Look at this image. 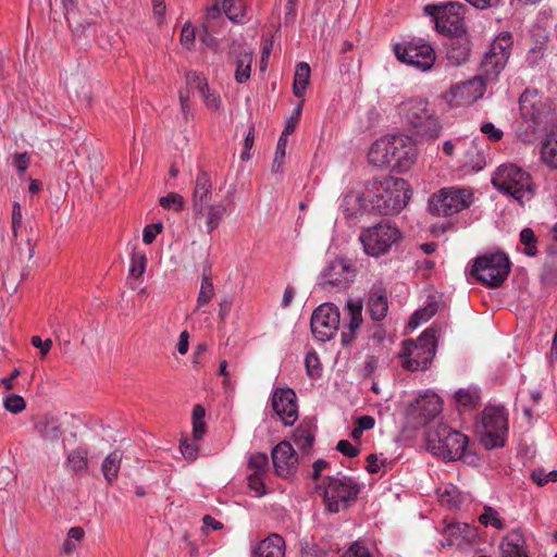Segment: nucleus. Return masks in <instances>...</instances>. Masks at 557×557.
Listing matches in <instances>:
<instances>
[{"mask_svg": "<svg viewBox=\"0 0 557 557\" xmlns=\"http://www.w3.org/2000/svg\"><path fill=\"white\" fill-rule=\"evenodd\" d=\"M409 191V184L406 180L385 176L367 185L366 200L370 211L383 215L397 214L410 199Z\"/></svg>", "mask_w": 557, "mask_h": 557, "instance_id": "1", "label": "nucleus"}, {"mask_svg": "<svg viewBox=\"0 0 557 557\" xmlns=\"http://www.w3.org/2000/svg\"><path fill=\"white\" fill-rule=\"evenodd\" d=\"M403 123L421 140H435L442 132L440 116L432 103L423 97L409 98L398 106Z\"/></svg>", "mask_w": 557, "mask_h": 557, "instance_id": "2", "label": "nucleus"}, {"mask_svg": "<svg viewBox=\"0 0 557 557\" xmlns=\"http://www.w3.org/2000/svg\"><path fill=\"white\" fill-rule=\"evenodd\" d=\"M492 184L498 191L511 196L522 206L536 194L530 173L512 163L499 165L492 176Z\"/></svg>", "mask_w": 557, "mask_h": 557, "instance_id": "3", "label": "nucleus"}, {"mask_svg": "<svg viewBox=\"0 0 557 557\" xmlns=\"http://www.w3.org/2000/svg\"><path fill=\"white\" fill-rule=\"evenodd\" d=\"M468 444V437L440 423L426 434V447L443 460L451 461L462 457Z\"/></svg>", "mask_w": 557, "mask_h": 557, "instance_id": "4", "label": "nucleus"}, {"mask_svg": "<svg viewBox=\"0 0 557 557\" xmlns=\"http://www.w3.org/2000/svg\"><path fill=\"white\" fill-rule=\"evenodd\" d=\"M522 119L529 123L531 134L544 132L554 122V109L548 98L537 90L527 89L519 99Z\"/></svg>", "mask_w": 557, "mask_h": 557, "instance_id": "5", "label": "nucleus"}, {"mask_svg": "<svg viewBox=\"0 0 557 557\" xmlns=\"http://www.w3.org/2000/svg\"><path fill=\"white\" fill-rule=\"evenodd\" d=\"M508 432V414L504 406H487L481 413L478 433L487 449L503 447Z\"/></svg>", "mask_w": 557, "mask_h": 557, "instance_id": "6", "label": "nucleus"}, {"mask_svg": "<svg viewBox=\"0 0 557 557\" xmlns=\"http://www.w3.org/2000/svg\"><path fill=\"white\" fill-rule=\"evenodd\" d=\"M510 272V261L506 253H485L475 258L471 275L491 288L503 285Z\"/></svg>", "mask_w": 557, "mask_h": 557, "instance_id": "7", "label": "nucleus"}, {"mask_svg": "<svg viewBox=\"0 0 557 557\" xmlns=\"http://www.w3.org/2000/svg\"><path fill=\"white\" fill-rule=\"evenodd\" d=\"M400 238L401 233L398 227L387 220L363 228L359 236L364 252L375 258L389 252L393 245L399 242Z\"/></svg>", "mask_w": 557, "mask_h": 557, "instance_id": "8", "label": "nucleus"}, {"mask_svg": "<svg viewBox=\"0 0 557 557\" xmlns=\"http://www.w3.org/2000/svg\"><path fill=\"white\" fill-rule=\"evenodd\" d=\"M360 491V484L350 476H327L323 492L326 509L332 513L339 512L358 498Z\"/></svg>", "mask_w": 557, "mask_h": 557, "instance_id": "9", "label": "nucleus"}, {"mask_svg": "<svg viewBox=\"0 0 557 557\" xmlns=\"http://www.w3.org/2000/svg\"><path fill=\"white\" fill-rule=\"evenodd\" d=\"M435 331L425 330L417 341L404 344L400 357L403 367L409 371L424 370L432 362L435 355Z\"/></svg>", "mask_w": 557, "mask_h": 557, "instance_id": "10", "label": "nucleus"}, {"mask_svg": "<svg viewBox=\"0 0 557 557\" xmlns=\"http://www.w3.org/2000/svg\"><path fill=\"white\" fill-rule=\"evenodd\" d=\"M424 13L434 18L435 28L443 35H462L465 33L466 7L460 2H447L442 5L428 4Z\"/></svg>", "mask_w": 557, "mask_h": 557, "instance_id": "11", "label": "nucleus"}, {"mask_svg": "<svg viewBox=\"0 0 557 557\" xmlns=\"http://www.w3.org/2000/svg\"><path fill=\"white\" fill-rule=\"evenodd\" d=\"M472 193L466 188L444 187L429 199V211L436 216H450L470 207Z\"/></svg>", "mask_w": 557, "mask_h": 557, "instance_id": "12", "label": "nucleus"}, {"mask_svg": "<svg viewBox=\"0 0 557 557\" xmlns=\"http://www.w3.org/2000/svg\"><path fill=\"white\" fill-rule=\"evenodd\" d=\"M394 52L400 62L422 72L430 70L436 60L434 48L423 40L396 44Z\"/></svg>", "mask_w": 557, "mask_h": 557, "instance_id": "13", "label": "nucleus"}, {"mask_svg": "<svg viewBox=\"0 0 557 557\" xmlns=\"http://www.w3.org/2000/svg\"><path fill=\"white\" fill-rule=\"evenodd\" d=\"M339 323V310L331 302L320 305L313 311L310 321L312 334L321 342L332 339L338 331Z\"/></svg>", "mask_w": 557, "mask_h": 557, "instance_id": "14", "label": "nucleus"}, {"mask_svg": "<svg viewBox=\"0 0 557 557\" xmlns=\"http://www.w3.org/2000/svg\"><path fill=\"white\" fill-rule=\"evenodd\" d=\"M442 399L435 393H426L418 397L407 409V421L413 428L428 424L442 412Z\"/></svg>", "mask_w": 557, "mask_h": 557, "instance_id": "15", "label": "nucleus"}, {"mask_svg": "<svg viewBox=\"0 0 557 557\" xmlns=\"http://www.w3.org/2000/svg\"><path fill=\"white\" fill-rule=\"evenodd\" d=\"M321 286L336 287L337 289H346L350 286L356 277V270L349 259L337 258L331 261L321 273Z\"/></svg>", "mask_w": 557, "mask_h": 557, "instance_id": "16", "label": "nucleus"}, {"mask_svg": "<svg viewBox=\"0 0 557 557\" xmlns=\"http://www.w3.org/2000/svg\"><path fill=\"white\" fill-rule=\"evenodd\" d=\"M272 408L286 426L293 425L298 419L297 397L292 388L275 389Z\"/></svg>", "mask_w": 557, "mask_h": 557, "instance_id": "17", "label": "nucleus"}, {"mask_svg": "<svg viewBox=\"0 0 557 557\" xmlns=\"http://www.w3.org/2000/svg\"><path fill=\"white\" fill-rule=\"evenodd\" d=\"M482 95L483 85L479 79H472L453 85L444 98L451 108H455L472 103Z\"/></svg>", "mask_w": 557, "mask_h": 557, "instance_id": "18", "label": "nucleus"}, {"mask_svg": "<svg viewBox=\"0 0 557 557\" xmlns=\"http://www.w3.org/2000/svg\"><path fill=\"white\" fill-rule=\"evenodd\" d=\"M273 466L277 475L288 478L294 474L298 465V455L287 441L278 443L271 453Z\"/></svg>", "mask_w": 557, "mask_h": 557, "instance_id": "19", "label": "nucleus"}, {"mask_svg": "<svg viewBox=\"0 0 557 557\" xmlns=\"http://www.w3.org/2000/svg\"><path fill=\"white\" fill-rule=\"evenodd\" d=\"M399 141L398 147L393 153L392 166L398 172L408 171L418 159V149L412 139L405 135H393V143Z\"/></svg>", "mask_w": 557, "mask_h": 557, "instance_id": "20", "label": "nucleus"}, {"mask_svg": "<svg viewBox=\"0 0 557 557\" xmlns=\"http://www.w3.org/2000/svg\"><path fill=\"white\" fill-rule=\"evenodd\" d=\"M398 147L400 144L397 140L393 143V135L375 140L369 149V162L377 168L391 165L393 153Z\"/></svg>", "mask_w": 557, "mask_h": 557, "instance_id": "21", "label": "nucleus"}, {"mask_svg": "<svg viewBox=\"0 0 557 557\" xmlns=\"http://www.w3.org/2000/svg\"><path fill=\"white\" fill-rule=\"evenodd\" d=\"M500 557H529L525 539L520 530H512L499 543Z\"/></svg>", "mask_w": 557, "mask_h": 557, "instance_id": "22", "label": "nucleus"}, {"mask_svg": "<svg viewBox=\"0 0 557 557\" xmlns=\"http://www.w3.org/2000/svg\"><path fill=\"white\" fill-rule=\"evenodd\" d=\"M367 311L373 321H382L388 311L387 292L381 285H373L367 301Z\"/></svg>", "mask_w": 557, "mask_h": 557, "instance_id": "23", "label": "nucleus"}, {"mask_svg": "<svg viewBox=\"0 0 557 557\" xmlns=\"http://www.w3.org/2000/svg\"><path fill=\"white\" fill-rule=\"evenodd\" d=\"M187 84L190 87H195L199 90L202 96L203 102L209 110L219 111L222 107V100L220 95L209 88L206 78L197 74L196 72H189L186 75Z\"/></svg>", "mask_w": 557, "mask_h": 557, "instance_id": "24", "label": "nucleus"}, {"mask_svg": "<svg viewBox=\"0 0 557 557\" xmlns=\"http://www.w3.org/2000/svg\"><path fill=\"white\" fill-rule=\"evenodd\" d=\"M196 218H203L206 222V232L211 234L216 230L227 212V207L223 201L210 202L201 208L194 210Z\"/></svg>", "mask_w": 557, "mask_h": 557, "instance_id": "25", "label": "nucleus"}, {"mask_svg": "<svg viewBox=\"0 0 557 557\" xmlns=\"http://www.w3.org/2000/svg\"><path fill=\"white\" fill-rule=\"evenodd\" d=\"M285 540L277 533H271L260 541L252 550V557H285Z\"/></svg>", "mask_w": 557, "mask_h": 557, "instance_id": "26", "label": "nucleus"}, {"mask_svg": "<svg viewBox=\"0 0 557 557\" xmlns=\"http://www.w3.org/2000/svg\"><path fill=\"white\" fill-rule=\"evenodd\" d=\"M231 54L235 57V81L238 84H244L250 78L253 52L239 45L236 47L233 45Z\"/></svg>", "mask_w": 557, "mask_h": 557, "instance_id": "27", "label": "nucleus"}, {"mask_svg": "<svg viewBox=\"0 0 557 557\" xmlns=\"http://www.w3.org/2000/svg\"><path fill=\"white\" fill-rule=\"evenodd\" d=\"M362 301L361 300H354L348 299L345 306V310L349 320L348 329L349 332H343L342 333V343L344 345H348L352 342L355 337L356 331L361 326L362 324Z\"/></svg>", "mask_w": 557, "mask_h": 557, "instance_id": "28", "label": "nucleus"}, {"mask_svg": "<svg viewBox=\"0 0 557 557\" xmlns=\"http://www.w3.org/2000/svg\"><path fill=\"white\" fill-rule=\"evenodd\" d=\"M212 182L211 177L207 172H200L195 181L193 191V209L203 207L207 203L212 202Z\"/></svg>", "mask_w": 557, "mask_h": 557, "instance_id": "29", "label": "nucleus"}, {"mask_svg": "<svg viewBox=\"0 0 557 557\" xmlns=\"http://www.w3.org/2000/svg\"><path fill=\"white\" fill-rule=\"evenodd\" d=\"M446 54L455 65L465 63L470 57L469 41L461 35H450L446 44Z\"/></svg>", "mask_w": 557, "mask_h": 557, "instance_id": "30", "label": "nucleus"}, {"mask_svg": "<svg viewBox=\"0 0 557 557\" xmlns=\"http://www.w3.org/2000/svg\"><path fill=\"white\" fill-rule=\"evenodd\" d=\"M507 62V60L502 61L495 52L486 51L480 64L481 75L486 81H493L505 69Z\"/></svg>", "mask_w": 557, "mask_h": 557, "instance_id": "31", "label": "nucleus"}, {"mask_svg": "<svg viewBox=\"0 0 557 557\" xmlns=\"http://www.w3.org/2000/svg\"><path fill=\"white\" fill-rule=\"evenodd\" d=\"M342 208L348 218H354L359 213L370 211L369 203L366 200V190L362 194H347L342 201Z\"/></svg>", "mask_w": 557, "mask_h": 557, "instance_id": "32", "label": "nucleus"}, {"mask_svg": "<svg viewBox=\"0 0 557 557\" xmlns=\"http://www.w3.org/2000/svg\"><path fill=\"white\" fill-rule=\"evenodd\" d=\"M123 458V453L119 449L113 450L102 461L101 463V472L104 476V480L112 484L116 481L121 462Z\"/></svg>", "mask_w": 557, "mask_h": 557, "instance_id": "33", "label": "nucleus"}, {"mask_svg": "<svg viewBox=\"0 0 557 557\" xmlns=\"http://www.w3.org/2000/svg\"><path fill=\"white\" fill-rule=\"evenodd\" d=\"M311 70L308 63L300 62L296 65L294 84H293V94L297 98H302L307 86L310 82Z\"/></svg>", "mask_w": 557, "mask_h": 557, "instance_id": "34", "label": "nucleus"}, {"mask_svg": "<svg viewBox=\"0 0 557 557\" xmlns=\"http://www.w3.org/2000/svg\"><path fill=\"white\" fill-rule=\"evenodd\" d=\"M38 433L46 440L55 441L61 435V425L53 416H44L35 424Z\"/></svg>", "mask_w": 557, "mask_h": 557, "instance_id": "35", "label": "nucleus"}, {"mask_svg": "<svg viewBox=\"0 0 557 557\" xmlns=\"http://www.w3.org/2000/svg\"><path fill=\"white\" fill-rule=\"evenodd\" d=\"M541 158L549 168H557V129L550 132L544 140L541 149Z\"/></svg>", "mask_w": 557, "mask_h": 557, "instance_id": "36", "label": "nucleus"}, {"mask_svg": "<svg viewBox=\"0 0 557 557\" xmlns=\"http://www.w3.org/2000/svg\"><path fill=\"white\" fill-rule=\"evenodd\" d=\"M293 132L294 125L292 123H287L276 145L275 156L272 164V172L274 173H278L282 171V165L284 163L286 154L287 136L290 135Z\"/></svg>", "mask_w": 557, "mask_h": 557, "instance_id": "37", "label": "nucleus"}, {"mask_svg": "<svg viewBox=\"0 0 557 557\" xmlns=\"http://www.w3.org/2000/svg\"><path fill=\"white\" fill-rule=\"evenodd\" d=\"M512 44V35L509 32H503L491 44L487 52H495L496 55H499L502 61H508L511 53Z\"/></svg>", "mask_w": 557, "mask_h": 557, "instance_id": "38", "label": "nucleus"}, {"mask_svg": "<svg viewBox=\"0 0 557 557\" xmlns=\"http://www.w3.org/2000/svg\"><path fill=\"white\" fill-rule=\"evenodd\" d=\"M65 466L73 472L82 473L88 469V453L84 448H76L72 450L65 461Z\"/></svg>", "mask_w": 557, "mask_h": 557, "instance_id": "39", "label": "nucleus"}, {"mask_svg": "<svg viewBox=\"0 0 557 557\" xmlns=\"http://www.w3.org/2000/svg\"><path fill=\"white\" fill-rule=\"evenodd\" d=\"M293 440L300 450H302L304 453L309 451L314 442V434L312 432L311 425L304 423L300 424L294 431Z\"/></svg>", "mask_w": 557, "mask_h": 557, "instance_id": "40", "label": "nucleus"}, {"mask_svg": "<svg viewBox=\"0 0 557 557\" xmlns=\"http://www.w3.org/2000/svg\"><path fill=\"white\" fill-rule=\"evenodd\" d=\"M85 536V531L81 527H73L69 530L67 536L63 542L60 553L65 556H71L77 548L78 544Z\"/></svg>", "mask_w": 557, "mask_h": 557, "instance_id": "41", "label": "nucleus"}, {"mask_svg": "<svg viewBox=\"0 0 557 557\" xmlns=\"http://www.w3.org/2000/svg\"><path fill=\"white\" fill-rule=\"evenodd\" d=\"M215 295L214 286L211 278L207 275H202L200 290L197 297L196 310L207 306Z\"/></svg>", "mask_w": 557, "mask_h": 557, "instance_id": "42", "label": "nucleus"}, {"mask_svg": "<svg viewBox=\"0 0 557 557\" xmlns=\"http://www.w3.org/2000/svg\"><path fill=\"white\" fill-rule=\"evenodd\" d=\"M222 9L225 15L232 22H240L245 15V4L243 0H224Z\"/></svg>", "mask_w": 557, "mask_h": 557, "instance_id": "43", "label": "nucleus"}, {"mask_svg": "<svg viewBox=\"0 0 557 557\" xmlns=\"http://www.w3.org/2000/svg\"><path fill=\"white\" fill-rule=\"evenodd\" d=\"M457 405L463 408H473L480 401V393L475 388H461L455 395Z\"/></svg>", "mask_w": 557, "mask_h": 557, "instance_id": "44", "label": "nucleus"}, {"mask_svg": "<svg viewBox=\"0 0 557 557\" xmlns=\"http://www.w3.org/2000/svg\"><path fill=\"white\" fill-rule=\"evenodd\" d=\"M206 410L201 405L194 406L193 409V436L196 441L202 440L206 433L205 423Z\"/></svg>", "mask_w": 557, "mask_h": 557, "instance_id": "45", "label": "nucleus"}, {"mask_svg": "<svg viewBox=\"0 0 557 557\" xmlns=\"http://www.w3.org/2000/svg\"><path fill=\"white\" fill-rule=\"evenodd\" d=\"M479 521L485 527L491 525L497 530H503L505 528V523L499 517L498 511L491 506L484 507V511L480 515Z\"/></svg>", "mask_w": 557, "mask_h": 557, "instance_id": "46", "label": "nucleus"}, {"mask_svg": "<svg viewBox=\"0 0 557 557\" xmlns=\"http://www.w3.org/2000/svg\"><path fill=\"white\" fill-rule=\"evenodd\" d=\"M520 242L524 245V253L534 257L537 253L536 236L534 231L530 227H525L520 233Z\"/></svg>", "mask_w": 557, "mask_h": 557, "instance_id": "47", "label": "nucleus"}, {"mask_svg": "<svg viewBox=\"0 0 557 557\" xmlns=\"http://www.w3.org/2000/svg\"><path fill=\"white\" fill-rule=\"evenodd\" d=\"M146 264L147 257L145 252L133 251L131 257L129 274L135 278L140 277L145 273Z\"/></svg>", "mask_w": 557, "mask_h": 557, "instance_id": "48", "label": "nucleus"}, {"mask_svg": "<svg viewBox=\"0 0 557 557\" xmlns=\"http://www.w3.org/2000/svg\"><path fill=\"white\" fill-rule=\"evenodd\" d=\"M249 468L252 470L251 473L265 474L269 468V458L267 454L256 453L249 458Z\"/></svg>", "mask_w": 557, "mask_h": 557, "instance_id": "49", "label": "nucleus"}, {"mask_svg": "<svg viewBox=\"0 0 557 557\" xmlns=\"http://www.w3.org/2000/svg\"><path fill=\"white\" fill-rule=\"evenodd\" d=\"M436 312L435 305H429L422 309L417 310L410 318L409 325L417 327L423 322L429 321Z\"/></svg>", "mask_w": 557, "mask_h": 557, "instance_id": "50", "label": "nucleus"}, {"mask_svg": "<svg viewBox=\"0 0 557 557\" xmlns=\"http://www.w3.org/2000/svg\"><path fill=\"white\" fill-rule=\"evenodd\" d=\"M159 205L163 209L181 211L184 207V198L178 194L170 193L159 199Z\"/></svg>", "mask_w": 557, "mask_h": 557, "instance_id": "51", "label": "nucleus"}, {"mask_svg": "<svg viewBox=\"0 0 557 557\" xmlns=\"http://www.w3.org/2000/svg\"><path fill=\"white\" fill-rule=\"evenodd\" d=\"M325 554V550L313 541L304 540L300 542V557H324Z\"/></svg>", "mask_w": 557, "mask_h": 557, "instance_id": "52", "label": "nucleus"}, {"mask_svg": "<svg viewBox=\"0 0 557 557\" xmlns=\"http://www.w3.org/2000/svg\"><path fill=\"white\" fill-rule=\"evenodd\" d=\"M3 406L9 412L16 414L25 409L26 403L22 396L12 394L4 399Z\"/></svg>", "mask_w": 557, "mask_h": 557, "instance_id": "53", "label": "nucleus"}, {"mask_svg": "<svg viewBox=\"0 0 557 557\" xmlns=\"http://www.w3.org/2000/svg\"><path fill=\"white\" fill-rule=\"evenodd\" d=\"M305 364L310 377L320 376V360L315 352L311 351L306 355Z\"/></svg>", "mask_w": 557, "mask_h": 557, "instance_id": "54", "label": "nucleus"}, {"mask_svg": "<svg viewBox=\"0 0 557 557\" xmlns=\"http://www.w3.org/2000/svg\"><path fill=\"white\" fill-rule=\"evenodd\" d=\"M163 224L161 222L146 225L143 232V242L150 245L154 242L156 237L162 232Z\"/></svg>", "mask_w": 557, "mask_h": 557, "instance_id": "55", "label": "nucleus"}, {"mask_svg": "<svg viewBox=\"0 0 557 557\" xmlns=\"http://www.w3.org/2000/svg\"><path fill=\"white\" fill-rule=\"evenodd\" d=\"M341 557H371L369 548L361 542H354Z\"/></svg>", "mask_w": 557, "mask_h": 557, "instance_id": "56", "label": "nucleus"}, {"mask_svg": "<svg viewBox=\"0 0 557 557\" xmlns=\"http://www.w3.org/2000/svg\"><path fill=\"white\" fill-rule=\"evenodd\" d=\"M196 39L195 29L190 23H185L181 32V44L190 50Z\"/></svg>", "mask_w": 557, "mask_h": 557, "instance_id": "57", "label": "nucleus"}, {"mask_svg": "<svg viewBox=\"0 0 557 557\" xmlns=\"http://www.w3.org/2000/svg\"><path fill=\"white\" fill-rule=\"evenodd\" d=\"M531 478L539 486H543L548 482H557V470H553L548 473L542 470L533 471Z\"/></svg>", "mask_w": 557, "mask_h": 557, "instance_id": "58", "label": "nucleus"}, {"mask_svg": "<svg viewBox=\"0 0 557 557\" xmlns=\"http://www.w3.org/2000/svg\"><path fill=\"white\" fill-rule=\"evenodd\" d=\"M263 475L264 474L250 473L248 476V486L256 492L257 496H262L265 493Z\"/></svg>", "mask_w": 557, "mask_h": 557, "instance_id": "59", "label": "nucleus"}, {"mask_svg": "<svg viewBox=\"0 0 557 557\" xmlns=\"http://www.w3.org/2000/svg\"><path fill=\"white\" fill-rule=\"evenodd\" d=\"M180 449L184 458L189 461L195 460L198 456V446L195 443L189 442L188 440L181 442Z\"/></svg>", "mask_w": 557, "mask_h": 557, "instance_id": "60", "label": "nucleus"}, {"mask_svg": "<svg viewBox=\"0 0 557 557\" xmlns=\"http://www.w3.org/2000/svg\"><path fill=\"white\" fill-rule=\"evenodd\" d=\"M178 98L181 103V110L186 121L191 116V110L189 106L190 91L188 88L181 89L178 91Z\"/></svg>", "mask_w": 557, "mask_h": 557, "instance_id": "61", "label": "nucleus"}, {"mask_svg": "<svg viewBox=\"0 0 557 557\" xmlns=\"http://www.w3.org/2000/svg\"><path fill=\"white\" fill-rule=\"evenodd\" d=\"M233 304H234L233 296L226 295L221 298L220 304H219V308H220L219 309V318L221 319V321L226 320V318L228 317V314L232 310Z\"/></svg>", "mask_w": 557, "mask_h": 557, "instance_id": "62", "label": "nucleus"}, {"mask_svg": "<svg viewBox=\"0 0 557 557\" xmlns=\"http://www.w3.org/2000/svg\"><path fill=\"white\" fill-rule=\"evenodd\" d=\"M481 132L485 134L492 141H499L503 138V131L496 128L493 123H484L481 125Z\"/></svg>", "mask_w": 557, "mask_h": 557, "instance_id": "63", "label": "nucleus"}, {"mask_svg": "<svg viewBox=\"0 0 557 557\" xmlns=\"http://www.w3.org/2000/svg\"><path fill=\"white\" fill-rule=\"evenodd\" d=\"M336 449L342 453L344 456L354 458L359 455V449L355 447L349 441L341 440L337 443Z\"/></svg>", "mask_w": 557, "mask_h": 557, "instance_id": "64", "label": "nucleus"}]
</instances>
